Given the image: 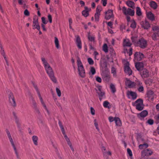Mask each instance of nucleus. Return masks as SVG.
Here are the masks:
<instances>
[{"mask_svg": "<svg viewBox=\"0 0 159 159\" xmlns=\"http://www.w3.org/2000/svg\"><path fill=\"white\" fill-rule=\"evenodd\" d=\"M126 4L129 7L133 9L134 8L135 3L129 0L126 2Z\"/></svg>", "mask_w": 159, "mask_h": 159, "instance_id": "obj_28", "label": "nucleus"}, {"mask_svg": "<svg viewBox=\"0 0 159 159\" xmlns=\"http://www.w3.org/2000/svg\"><path fill=\"white\" fill-rule=\"evenodd\" d=\"M136 13L137 16L140 17H142V12L141 8L139 7H137L136 8Z\"/></svg>", "mask_w": 159, "mask_h": 159, "instance_id": "obj_27", "label": "nucleus"}, {"mask_svg": "<svg viewBox=\"0 0 159 159\" xmlns=\"http://www.w3.org/2000/svg\"><path fill=\"white\" fill-rule=\"evenodd\" d=\"M49 77L52 81L54 83H57V80L56 78L54 75V74H52L51 75H49Z\"/></svg>", "mask_w": 159, "mask_h": 159, "instance_id": "obj_32", "label": "nucleus"}, {"mask_svg": "<svg viewBox=\"0 0 159 159\" xmlns=\"http://www.w3.org/2000/svg\"><path fill=\"white\" fill-rule=\"evenodd\" d=\"M115 119H116V117H112L111 116H110L109 117H108L109 120L111 122H112L113 121H115Z\"/></svg>", "mask_w": 159, "mask_h": 159, "instance_id": "obj_50", "label": "nucleus"}, {"mask_svg": "<svg viewBox=\"0 0 159 159\" xmlns=\"http://www.w3.org/2000/svg\"><path fill=\"white\" fill-rule=\"evenodd\" d=\"M143 87L142 86V85L139 86V88L138 89V91L140 92H142L143 91Z\"/></svg>", "mask_w": 159, "mask_h": 159, "instance_id": "obj_55", "label": "nucleus"}, {"mask_svg": "<svg viewBox=\"0 0 159 159\" xmlns=\"http://www.w3.org/2000/svg\"><path fill=\"white\" fill-rule=\"evenodd\" d=\"M43 63V64L45 70L47 73L49 75L54 73L53 71L52 67L50 66L47 61L45 58L42 57L41 58Z\"/></svg>", "mask_w": 159, "mask_h": 159, "instance_id": "obj_4", "label": "nucleus"}, {"mask_svg": "<svg viewBox=\"0 0 159 159\" xmlns=\"http://www.w3.org/2000/svg\"><path fill=\"white\" fill-rule=\"evenodd\" d=\"M153 153V152L151 149H145L142 151L141 156L142 157H147L151 156Z\"/></svg>", "mask_w": 159, "mask_h": 159, "instance_id": "obj_9", "label": "nucleus"}, {"mask_svg": "<svg viewBox=\"0 0 159 159\" xmlns=\"http://www.w3.org/2000/svg\"><path fill=\"white\" fill-rule=\"evenodd\" d=\"M127 94L129 98H130L129 96L132 97V98L133 99H135L137 97V95L136 93L128 91L127 92Z\"/></svg>", "mask_w": 159, "mask_h": 159, "instance_id": "obj_22", "label": "nucleus"}, {"mask_svg": "<svg viewBox=\"0 0 159 159\" xmlns=\"http://www.w3.org/2000/svg\"><path fill=\"white\" fill-rule=\"evenodd\" d=\"M24 14L25 15L27 16H29L30 15V13L27 9H26L25 10Z\"/></svg>", "mask_w": 159, "mask_h": 159, "instance_id": "obj_56", "label": "nucleus"}, {"mask_svg": "<svg viewBox=\"0 0 159 159\" xmlns=\"http://www.w3.org/2000/svg\"><path fill=\"white\" fill-rule=\"evenodd\" d=\"M141 25L143 28L144 29H148L150 27L149 22L146 21H143L141 22Z\"/></svg>", "mask_w": 159, "mask_h": 159, "instance_id": "obj_23", "label": "nucleus"}, {"mask_svg": "<svg viewBox=\"0 0 159 159\" xmlns=\"http://www.w3.org/2000/svg\"><path fill=\"white\" fill-rule=\"evenodd\" d=\"M150 6L152 8L154 9H156L157 7V4L154 1H152L150 2Z\"/></svg>", "mask_w": 159, "mask_h": 159, "instance_id": "obj_35", "label": "nucleus"}, {"mask_svg": "<svg viewBox=\"0 0 159 159\" xmlns=\"http://www.w3.org/2000/svg\"><path fill=\"white\" fill-rule=\"evenodd\" d=\"M88 61L90 65H93L94 64V61L91 58H89L88 59Z\"/></svg>", "mask_w": 159, "mask_h": 159, "instance_id": "obj_44", "label": "nucleus"}, {"mask_svg": "<svg viewBox=\"0 0 159 159\" xmlns=\"http://www.w3.org/2000/svg\"><path fill=\"white\" fill-rule=\"evenodd\" d=\"M110 89L112 93H114L116 92V89L115 85L113 84H110Z\"/></svg>", "mask_w": 159, "mask_h": 159, "instance_id": "obj_39", "label": "nucleus"}, {"mask_svg": "<svg viewBox=\"0 0 159 159\" xmlns=\"http://www.w3.org/2000/svg\"><path fill=\"white\" fill-rule=\"evenodd\" d=\"M148 147V145L147 143H144L143 144H140L139 146V148L142 149L143 148H146Z\"/></svg>", "mask_w": 159, "mask_h": 159, "instance_id": "obj_36", "label": "nucleus"}, {"mask_svg": "<svg viewBox=\"0 0 159 159\" xmlns=\"http://www.w3.org/2000/svg\"><path fill=\"white\" fill-rule=\"evenodd\" d=\"M132 43L128 39H124L123 41V45L124 49L126 50L129 56H131L132 53V48L131 47Z\"/></svg>", "mask_w": 159, "mask_h": 159, "instance_id": "obj_2", "label": "nucleus"}, {"mask_svg": "<svg viewBox=\"0 0 159 159\" xmlns=\"http://www.w3.org/2000/svg\"><path fill=\"white\" fill-rule=\"evenodd\" d=\"M141 74L143 78H148L150 75L148 71L146 69H144L141 70Z\"/></svg>", "mask_w": 159, "mask_h": 159, "instance_id": "obj_16", "label": "nucleus"}, {"mask_svg": "<svg viewBox=\"0 0 159 159\" xmlns=\"http://www.w3.org/2000/svg\"><path fill=\"white\" fill-rule=\"evenodd\" d=\"M147 123L150 125H152L154 123V121L153 120L150 119L147 121Z\"/></svg>", "mask_w": 159, "mask_h": 159, "instance_id": "obj_52", "label": "nucleus"}, {"mask_svg": "<svg viewBox=\"0 0 159 159\" xmlns=\"http://www.w3.org/2000/svg\"><path fill=\"white\" fill-rule=\"evenodd\" d=\"M6 132H7V135L8 137L10 140V142L11 143L12 146H13V147L14 149V150L15 152L16 153V155L17 156H18V153L17 152V151L15 145L11 137V134H10V133L9 131L7 130Z\"/></svg>", "mask_w": 159, "mask_h": 159, "instance_id": "obj_15", "label": "nucleus"}, {"mask_svg": "<svg viewBox=\"0 0 159 159\" xmlns=\"http://www.w3.org/2000/svg\"><path fill=\"white\" fill-rule=\"evenodd\" d=\"M100 14H99L95 13V20L96 21H98L99 20V18Z\"/></svg>", "mask_w": 159, "mask_h": 159, "instance_id": "obj_48", "label": "nucleus"}, {"mask_svg": "<svg viewBox=\"0 0 159 159\" xmlns=\"http://www.w3.org/2000/svg\"><path fill=\"white\" fill-rule=\"evenodd\" d=\"M119 9L121 10L123 13L125 15H129V16H133L134 14V10L131 9L130 8H127L125 7H123L122 8L120 7H119Z\"/></svg>", "mask_w": 159, "mask_h": 159, "instance_id": "obj_8", "label": "nucleus"}, {"mask_svg": "<svg viewBox=\"0 0 159 159\" xmlns=\"http://www.w3.org/2000/svg\"><path fill=\"white\" fill-rule=\"evenodd\" d=\"M103 106L105 108L108 109H110L111 107V104L107 101H105L103 102Z\"/></svg>", "mask_w": 159, "mask_h": 159, "instance_id": "obj_30", "label": "nucleus"}, {"mask_svg": "<svg viewBox=\"0 0 159 159\" xmlns=\"http://www.w3.org/2000/svg\"><path fill=\"white\" fill-rule=\"evenodd\" d=\"M148 112L146 110L142 111L140 113L137 114V117L141 120H143V118L146 116L148 115Z\"/></svg>", "mask_w": 159, "mask_h": 159, "instance_id": "obj_17", "label": "nucleus"}, {"mask_svg": "<svg viewBox=\"0 0 159 159\" xmlns=\"http://www.w3.org/2000/svg\"><path fill=\"white\" fill-rule=\"evenodd\" d=\"M33 25L35 29H37L38 30H39L40 26L39 25L38 18L37 17L34 18Z\"/></svg>", "mask_w": 159, "mask_h": 159, "instance_id": "obj_20", "label": "nucleus"}, {"mask_svg": "<svg viewBox=\"0 0 159 159\" xmlns=\"http://www.w3.org/2000/svg\"><path fill=\"white\" fill-rule=\"evenodd\" d=\"M107 155L111 156V152L110 151H109L108 152L106 151L103 152V155L104 156H106Z\"/></svg>", "mask_w": 159, "mask_h": 159, "instance_id": "obj_51", "label": "nucleus"}, {"mask_svg": "<svg viewBox=\"0 0 159 159\" xmlns=\"http://www.w3.org/2000/svg\"><path fill=\"white\" fill-rule=\"evenodd\" d=\"M32 139L34 144L37 146L38 145V137L36 136H33L32 137Z\"/></svg>", "mask_w": 159, "mask_h": 159, "instance_id": "obj_34", "label": "nucleus"}, {"mask_svg": "<svg viewBox=\"0 0 159 159\" xmlns=\"http://www.w3.org/2000/svg\"><path fill=\"white\" fill-rule=\"evenodd\" d=\"M136 45L142 49L146 48L148 46V41L142 37L139 39L136 43Z\"/></svg>", "mask_w": 159, "mask_h": 159, "instance_id": "obj_6", "label": "nucleus"}, {"mask_svg": "<svg viewBox=\"0 0 159 159\" xmlns=\"http://www.w3.org/2000/svg\"><path fill=\"white\" fill-rule=\"evenodd\" d=\"M75 43L78 48L79 49H81L82 48V42L80 36L78 35L75 36Z\"/></svg>", "mask_w": 159, "mask_h": 159, "instance_id": "obj_14", "label": "nucleus"}, {"mask_svg": "<svg viewBox=\"0 0 159 159\" xmlns=\"http://www.w3.org/2000/svg\"><path fill=\"white\" fill-rule=\"evenodd\" d=\"M77 64L79 75L81 77H84L85 75V70L82 63L80 60H77Z\"/></svg>", "mask_w": 159, "mask_h": 159, "instance_id": "obj_7", "label": "nucleus"}, {"mask_svg": "<svg viewBox=\"0 0 159 159\" xmlns=\"http://www.w3.org/2000/svg\"><path fill=\"white\" fill-rule=\"evenodd\" d=\"M138 86H139L142 85V83L139 80H137L136 81V83H135Z\"/></svg>", "mask_w": 159, "mask_h": 159, "instance_id": "obj_59", "label": "nucleus"}, {"mask_svg": "<svg viewBox=\"0 0 159 159\" xmlns=\"http://www.w3.org/2000/svg\"><path fill=\"white\" fill-rule=\"evenodd\" d=\"M96 80L99 83H101L102 81V79L100 77H97L96 78Z\"/></svg>", "mask_w": 159, "mask_h": 159, "instance_id": "obj_60", "label": "nucleus"}, {"mask_svg": "<svg viewBox=\"0 0 159 159\" xmlns=\"http://www.w3.org/2000/svg\"><path fill=\"white\" fill-rule=\"evenodd\" d=\"M33 85H34V88L36 90V91H37V94L38 95L40 99V100L43 106L44 107L45 109L46 110H47V108L46 106L45 105V103H44V102L43 101V100L41 96L40 92L37 86L35 84H33Z\"/></svg>", "mask_w": 159, "mask_h": 159, "instance_id": "obj_12", "label": "nucleus"}, {"mask_svg": "<svg viewBox=\"0 0 159 159\" xmlns=\"http://www.w3.org/2000/svg\"><path fill=\"white\" fill-rule=\"evenodd\" d=\"M55 43L56 48H59V41L56 37H55Z\"/></svg>", "mask_w": 159, "mask_h": 159, "instance_id": "obj_38", "label": "nucleus"}, {"mask_svg": "<svg viewBox=\"0 0 159 159\" xmlns=\"http://www.w3.org/2000/svg\"><path fill=\"white\" fill-rule=\"evenodd\" d=\"M41 19H42V22L43 24H46L47 23V21L45 19L44 17H42Z\"/></svg>", "mask_w": 159, "mask_h": 159, "instance_id": "obj_57", "label": "nucleus"}, {"mask_svg": "<svg viewBox=\"0 0 159 159\" xmlns=\"http://www.w3.org/2000/svg\"><path fill=\"white\" fill-rule=\"evenodd\" d=\"M9 102L13 107H15L16 103L15 101V99L12 93H10L9 95Z\"/></svg>", "mask_w": 159, "mask_h": 159, "instance_id": "obj_11", "label": "nucleus"}, {"mask_svg": "<svg viewBox=\"0 0 159 159\" xmlns=\"http://www.w3.org/2000/svg\"><path fill=\"white\" fill-rule=\"evenodd\" d=\"M112 15L113 11L112 10H108L106 13L105 18L107 20H109L112 17Z\"/></svg>", "mask_w": 159, "mask_h": 159, "instance_id": "obj_24", "label": "nucleus"}, {"mask_svg": "<svg viewBox=\"0 0 159 159\" xmlns=\"http://www.w3.org/2000/svg\"><path fill=\"white\" fill-rule=\"evenodd\" d=\"M131 39L132 42L135 43L136 45V43L138 41L137 38L135 37H132L131 38Z\"/></svg>", "mask_w": 159, "mask_h": 159, "instance_id": "obj_45", "label": "nucleus"}, {"mask_svg": "<svg viewBox=\"0 0 159 159\" xmlns=\"http://www.w3.org/2000/svg\"><path fill=\"white\" fill-rule=\"evenodd\" d=\"M144 56L143 55L139 52H136L134 54V61H139L141 60Z\"/></svg>", "mask_w": 159, "mask_h": 159, "instance_id": "obj_13", "label": "nucleus"}, {"mask_svg": "<svg viewBox=\"0 0 159 159\" xmlns=\"http://www.w3.org/2000/svg\"><path fill=\"white\" fill-rule=\"evenodd\" d=\"M13 114L14 116V118L16 122V123L18 125L19 124V120L18 118L16 113L14 112L13 113Z\"/></svg>", "mask_w": 159, "mask_h": 159, "instance_id": "obj_40", "label": "nucleus"}, {"mask_svg": "<svg viewBox=\"0 0 159 159\" xmlns=\"http://www.w3.org/2000/svg\"><path fill=\"white\" fill-rule=\"evenodd\" d=\"M48 18L49 20V21L50 23H52V16L50 15H49L48 16Z\"/></svg>", "mask_w": 159, "mask_h": 159, "instance_id": "obj_58", "label": "nucleus"}, {"mask_svg": "<svg viewBox=\"0 0 159 159\" xmlns=\"http://www.w3.org/2000/svg\"><path fill=\"white\" fill-rule=\"evenodd\" d=\"M149 36L152 38L153 40H157L159 38V27L153 26L152 30L149 34Z\"/></svg>", "mask_w": 159, "mask_h": 159, "instance_id": "obj_1", "label": "nucleus"}, {"mask_svg": "<svg viewBox=\"0 0 159 159\" xmlns=\"http://www.w3.org/2000/svg\"><path fill=\"white\" fill-rule=\"evenodd\" d=\"M130 27L133 28H135L136 27V23L135 21H133L131 22Z\"/></svg>", "mask_w": 159, "mask_h": 159, "instance_id": "obj_47", "label": "nucleus"}, {"mask_svg": "<svg viewBox=\"0 0 159 159\" xmlns=\"http://www.w3.org/2000/svg\"><path fill=\"white\" fill-rule=\"evenodd\" d=\"M127 152L129 154V156L130 157H132V153L131 152V151L129 148H128L127 149Z\"/></svg>", "mask_w": 159, "mask_h": 159, "instance_id": "obj_54", "label": "nucleus"}, {"mask_svg": "<svg viewBox=\"0 0 159 159\" xmlns=\"http://www.w3.org/2000/svg\"><path fill=\"white\" fill-rule=\"evenodd\" d=\"M146 15L147 18L150 20L152 21H153L155 20L156 16L151 11H146Z\"/></svg>", "mask_w": 159, "mask_h": 159, "instance_id": "obj_10", "label": "nucleus"}, {"mask_svg": "<svg viewBox=\"0 0 159 159\" xmlns=\"http://www.w3.org/2000/svg\"><path fill=\"white\" fill-rule=\"evenodd\" d=\"M94 125L96 128V129L98 131H99L100 129L98 127V124L97 121L96 119H94Z\"/></svg>", "mask_w": 159, "mask_h": 159, "instance_id": "obj_41", "label": "nucleus"}, {"mask_svg": "<svg viewBox=\"0 0 159 159\" xmlns=\"http://www.w3.org/2000/svg\"><path fill=\"white\" fill-rule=\"evenodd\" d=\"M98 89V92H100L102 91V87L101 86H99L97 87Z\"/></svg>", "mask_w": 159, "mask_h": 159, "instance_id": "obj_61", "label": "nucleus"}, {"mask_svg": "<svg viewBox=\"0 0 159 159\" xmlns=\"http://www.w3.org/2000/svg\"><path fill=\"white\" fill-rule=\"evenodd\" d=\"M115 121L116 125L117 126L120 127L122 125L121 121L119 118L116 117Z\"/></svg>", "mask_w": 159, "mask_h": 159, "instance_id": "obj_29", "label": "nucleus"}, {"mask_svg": "<svg viewBox=\"0 0 159 159\" xmlns=\"http://www.w3.org/2000/svg\"><path fill=\"white\" fill-rule=\"evenodd\" d=\"M102 10V7H97L96 10V13L99 14H100V12Z\"/></svg>", "mask_w": 159, "mask_h": 159, "instance_id": "obj_46", "label": "nucleus"}, {"mask_svg": "<svg viewBox=\"0 0 159 159\" xmlns=\"http://www.w3.org/2000/svg\"><path fill=\"white\" fill-rule=\"evenodd\" d=\"M132 104L133 106L135 107L136 109L138 111H141L143 109V101L142 99H137Z\"/></svg>", "mask_w": 159, "mask_h": 159, "instance_id": "obj_5", "label": "nucleus"}, {"mask_svg": "<svg viewBox=\"0 0 159 159\" xmlns=\"http://www.w3.org/2000/svg\"><path fill=\"white\" fill-rule=\"evenodd\" d=\"M88 39L89 41L93 42V44H96L95 37L94 35L89 34L88 36Z\"/></svg>", "mask_w": 159, "mask_h": 159, "instance_id": "obj_25", "label": "nucleus"}, {"mask_svg": "<svg viewBox=\"0 0 159 159\" xmlns=\"http://www.w3.org/2000/svg\"><path fill=\"white\" fill-rule=\"evenodd\" d=\"M142 65L141 63L140 62H138L135 64V67L136 69L138 70H140L142 68Z\"/></svg>", "mask_w": 159, "mask_h": 159, "instance_id": "obj_37", "label": "nucleus"}, {"mask_svg": "<svg viewBox=\"0 0 159 159\" xmlns=\"http://www.w3.org/2000/svg\"><path fill=\"white\" fill-rule=\"evenodd\" d=\"M90 72L91 73L92 75H94L96 73V70L94 67H91L90 69Z\"/></svg>", "mask_w": 159, "mask_h": 159, "instance_id": "obj_49", "label": "nucleus"}, {"mask_svg": "<svg viewBox=\"0 0 159 159\" xmlns=\"http://www.w3.org/2000/svg\"><path fill=\"white\" fill-rule=\"evenodd\" d=\"M155 118L156 120L158 122H159V114L156 116Z\"/></svg>", "mask_w": 159, "mask_h": 159, "instance_id": "obj_64", "label": "nucleus"}, {"mask_svg": "<svg viewBox=\"0 0 159 159\" xmlns=\"http://www.w3.org/2000/svg\"><path fill=\"white\" fill-rule=\"evenodd\" d=\"M43 63V64L45 70L47 73L49 75L54 73L53 71L52 67L50 66L47 61L45 58L42 57L41 58Z\"/></svg>", "mask_w": 159, "mask_h": 159, "instance_id": "obj_3", "label": "nucleus"}, {"mask_svg": "<svg viewBox=\"0 0 159 159\" xmlns=\"http://www.w3.org/2000/svg\"><path fill=\"white\" fill-rule=\"evenodd\" d=\"M154 95L153 91H148L147 93V97L148 98L149 101L151 102L153 100Z\"/></svg>", "mask_w": 159, "mask_h": 159, "instance_id": "obj_19", "label": "nucleus"}, {"mask_svg": "<svg viewBox=\"0 0 159 159\" xmlns=\"http://www.w3.org/2000/svg\"><path fill=\"white\" fill-rule=\"evenodd\" d=\"M93 54L94 56L95 59L98 60L99 59V58L98 57V56L99 55L97 51H95L93 52Z\"/></svg>", "mask_w": 159, "mask_h": 159, "instance_id": "obj_43", "label": "nucleus"}, {"mask_svg": "<svg viewBox=\"0 0 159 159\" xmlns=\"http://www.w3.org/2000/svg\"><path fill=\"white\" fill-rule=\"evenodd\" d=\"M125 84L129 88H133L135 86V84L134 82H132L130 80L126 78Z\"/></svg>", "mask_w": 159, "mask_h": 159, "instance_id": "obj_21", "label": "nucleus"}, {"mask_svg": "<svg viewBox=\"0 0 159 159\" xmlns=\"http://www.w3.org/2000/svg\"><path fill=\"white\" fill-rule=\"evenodd\" d=\"M90 111L91 114L93 115H94L95 114V110L93 107H91L90 108Z\"/></svg>", "mask_w": 159, "mask_h": 159, "instance_id": "obj_53", "label": "nucleus"}, {"mask_svg": "<svg viewBox=\"0 0 159 159\" xmlns=\"http://www.w3.org/2000/svg\"><path fill=\"white\" fill-rule=\"evenodd\" d=\"M102 50L105 53H107L108 52V48L107 45L106 43H104L103 44L102 47Z\"/></svg>", "mask_w": 159, "mask_h": 159, "instance_id": "obj_33", "label": "nucleus"}, {"mask_svg": "<svg viewBox=\"0 0 159 159\" xmlns=\"http://www.w3.org/2000/svg\"><path fill=\"white\" fill-rule=\"evenodd\" d=\"M56 91L58 96L60 97L61 96V92L60 89L58 88H56Z\"/></svg>", "mask_w": 159, "mask_h": 159, "instance_id": "obj_42", "label": "nucleus"}, {"mask_svg": "<svg viewBox=\"0 0 159 159\" xmlns=\"http://www.w3.org/2000/svg\"><path fill=\"white\" fill-rule=\"evenodd\" d=\"M111 73H113L114 74H116V69L115 68L112 67L111 71Z\"/></svg>", "mask_w": 159, "mask_h": 159, "instance_id": "obj_63", "label": "nucleus"}, {"mask_svg": "<svg viewBox=\"0 0 159 159\" xmlns=\"http://www.w3.org/2000/svg\"><path fill=\"white\" fill-rule=\"evenodd\" d=\"M124 71L125 72L130 75H132V71L129 66V63H127L126 64L124 67Z\"/></svg>", "mask_w": 159, "mask_h": 159, "instance_id": "obj_18", "label": "nucleus"}, {"mask_svg": "<svg viewBox=\"0 0 159 159\" xmlns=\"http://www.w3.org/2000/svg\"><path fill=\"white\" fill-rule=\"evenodd\" d=\"M84 9L85 10L82 12V14L84 16L86 17L89 15V11L90 10V9L86 7H84Z\"/></svg>", "mask_w": 159, "mask_h": 159, "instance_id": "obj_26", "label": "nucleus"}, {"mask_svg": "<svg viewBox=\"0 0 159 159\" xmlns=\"http://www.w3.org/2000/svg\"><path fill=\"white\" fill-rule=\"evenodd\" d=\"M99 97V99L100 101H101L103 97L105 96V93L103 91H102L100 92H97Z\"/></svg>", "mask_w": 159, "mask_h": 159, "instance_id": "obj_31", "label": "nucleus"}, {"mask_svg": "<svg viewBox=\"0 0 159 159\" xmlns=\"http://www.w3.org/2000/svg\"><path fill=\"white\" fill-rule=\"evenodd\" d=\"M107 25H108V26L110 27L111 28H112V25H113L112 22H111V21L107 23Z\"/></svg>", "mask_w": 159, "mask_h": 159, "instance_id": "obj_62", "label": "nucleus"}]
</instances>
